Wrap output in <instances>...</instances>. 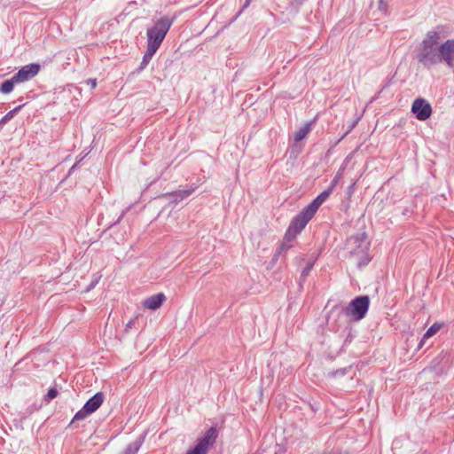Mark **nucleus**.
<instances>
[{"mask_svg": "<svg viewBox=\"0 0 454 454\" xmlns=\"http://www.w3.org/2000/svg\"><path fill=\"white\" fill-rule=\"evenodd\" d=\"M370 307L368 295H359L351 300L347 306L335 305L333 310H339L340 313L350 318L352 321H360L365 317Z\"/></svg>", "mask_w": 454, "mask_h": 454, "instance_id": "f257e3e1", "label": "nucleus"}, {"mask_svg": "<svg viewBox=\"0 0 454 454\" xmlns=\"http://www.w3.org/2000/svg\"><path fill=\"white\" fill-rule=\"evenodd\" d=\"M172 24L173 19L167 16L157 20L153 26L147 29V47L158 51Z\"/></svg>", "mask_w": 454, "mask_h": 454, "instance_id": "f03ea898", "label": "nucleus"}, {"mask_svg": "<svg viewBox=\"0 0 454 454\" xmlns=\"http://www.w3.org/2000/svg\"><path fill=\"white\" fill-rule=\"evenodd\" d=\"M417 60L427 69L440 64L438 47L419 44L416 55Z\"/></svg>", "mask_w": 454, "mask_h": 454, "instance_id": "7ed1b4c3", "label": "nucleus"}, {"mask_svg": "<svg viewBox=\"0 0 454 454\" xmlns=\"http://www.w3.org/2000/svg\"><path fill=\"white\" fill-rule=\"evenodd\" d=\"M104 399V394L102 392H97L94 395L89 398L83 404L82 408L74 414L71 424L77 420H83L88 416L94 413L102 405Z\"/></svg>", "mask_w": 454, "mask_h": 454, "instance_id": "20e7f679", "label": "nucleus"}, {"mask_svg": "<svg viewBox=\"0 0 454 454\" xmlns=\"http://www.w3.org/2000/svg\"><path fill=\"white\" fill-rule=\"evenodd\" d=\"M217 438V430L215 427H209L203 436L197 440V442L193 448L187 450L186 454H207L208 449L212 447Z\"/></svg>", "mask_w": 454, "mask_h": 454, "instance_id": "39448f33", "label": "nucleus"}, {"mask_svg": "<svg viewBox=\"0 0 454 454\" xmlns=\"http://www.w3.org/2000/svg\"><path fill=\"white\" fill-rule=\"evenodd\" d=\"M314 215L315 214H313L308 207H305L292 219L286 232L296 238V236L306 227L308 223L313 218Z\"/></svg>", "mask_w": 454, "mask_h": 454, "instance_id": "423d86ee", "label": "nucleus"}, {"mask_svg": "<svg viewBox=\"0 0 454 454\" xmlns=\"http://www.w3.org/2000/svg\"><path fill=\"white\" fill-rule=\"evenodd\" d=\"M440 63L449 68L454 67V39H449L438 46Z\"/></svg>", "mask_w": 454, "mask_h": 454, "instance_id": "0eeeda50", "label": "nucleus"}, {"mask_svg": "<svg viewBox=\"0 0 454 454\" xmlns=\"http://www.w3.org/2000/svg\"><path fill=\"white\" fill-rule=\"evenodd\" d=\"M411 112L418 120L426 121L432 114V107L425 98H419L413 101Z\"/></svg>", "mask_w": 454, "mask_h": 454, "instance_id": "6e6552de", "label": "nucleus"}, {"mask_svg": "<svg viewBox=\"0 0 454 454\" xmlns=\"http://www.w3.org/2000/svg\"><path fill=\"white\" fill-rule=\"evenodd\" d=\"M40 65L37 63H30L22 67L13 76L18 83L31 80L40 71Z\"/></svg>", "mask_w": 454, "mask_h": 454, "instance_id": "1a4fd4ad", "label": "nucleus"}, {"mask_svg": "<svg viewBox=\"0 0 454 454\" xmlns=\"http://www.w3.org/2000/svg\"><path fill=\"white\" fill-rule=\"evenodd\" d=\"M351 241L356 245V247L351 251L352 254L356 255L361 252H367L369 250L370 243L367 241L365 232L352 236Z\"/></svg>", "mask_w": 454, "mask_h": 454, "instance_id": "9d476101", "label": "nucleus"}, {"mask_svg": "<svg viewBox=\"0 0 454 454\" xmlns=\"http://www.w3.org/2000/svg\"><path fill=\"white\" fill-rule=\"evenodd\" d=\"M165 300V294L163 293H158L146 298L143 301V306L145 309L155 310L162 305Z\"/></svg>", "mask_w": 454, "mask_h": 454, "instance_id": "9b49d317", "label": "nucleus"}, {"mask_svg": "<svg viewBox=\"0 0 454 454\" xmlns=\"http://www.w3.org/2000/svg\"><path fill=\"white\" fill-rule=\"evenodd\" d=\"M332 192L333 191L329 188L322 192L308 206H306V207H308L309 211L316 215L319 207L327 200Z\"/></svg>", "mask_w": 454, "mask_h": 454, "instance_id": "f8f14e48", "label": "nucleus"}, {"mask_svg": "<svg viewBox=\"0 0 454 454\" xmlns=\"http://www.w3.org/2000/svg\"><path fill=\"white\" fill-rule=\"evenodd\" d=\"M147 433L144 432L141 434L134 442L128 444L125 450L121 452V454H137L141 446L143 445Z\"/></svg>", "mask_w": 454, "mask_h": 454, "instance_id": "ddd939ff", "label": "nucleus"}, {"mask_svg": "<svg viewBox=\"0 0 454 454\" xmlns=\"http://www.w3.org/2000/svg\"><path fill=\"white\" fill-rule=\"evenodd\" d=\"M195 190L196 186L191 185L188 189L177 190L166 195L171 198L173 202L178 203L179 201L189 197Z\"/></svg>", "mask_w": 454, "mask_h": 454, "instance_id": "4468645a", "label": "nucleus"}, {"mask_svg": "<svg viewBox=\"0 0 454 454\" xmlns=\"http://www.w3.org/2000/svg\"><path fill=\"white\" fill-rule=\"evenodd\" d=\"M441 39V33L437 30H430L427 33L426 37L422 40L420 44L438 47Z\"/></svg>", "mask_w": 454, "mask_h": 454, "instance_id": "2eb2a0df", "label": "nucleus"}, {"mask_svg": "<svg viewBox=\"0 0 454 454\" xmlns=\"http://www.w3.org/2000/svg\"><path fill=\"white\" fill-rule=\"evenodd\" d=\"M295 238L286 231L282 243L277 248V255H283L294 247Z\"/></svg>", "mask_w": 454, "mask_h": 454, "instance_id": "dca6fc26", "label": "nucleus"}, {"mask_svg": "<svg viewBox=\"0 0 454 454\" xmlns=\"http://www.w3.org/2000/svg\"><path fill=\"white\" fill-rule=\"evenodd\" d=\"M156 51H157L156 50L151 49L149 47L146 48V51L145 52V54L143 56L142 61H141L139 67L137 68V73H140L147 67V65L153 59V55L156 53Z\"/></svg>", "mask_w": 454, "mask_h": 454, "instance_id": "f3484780", "label": "nucleus"}, {"mask_svg": "<svg viewBox=\"0 0 454 454\" xmlns=\"http://www.w3.org/2000/svg\"><path fill=\"white\" fill-rule=\"evenodd\" d=\"M312 129V122H307L305 125L301 127L295 133H294V141L300 142L302 139H304L307 135L311 131Z\"/></svg>", "mask_w": 454, "mask_h": 454, "instance_id": "a211bd4d", "label": "nucleus"}, {"mask_svg": "<svg viewBox=\"0 0 454 454\" xmlns=\"http://www.w3.org/2000/svg\"><path fill=\"white\" fill-rule=\"evenodd\" d=\"M315 264V260L309 261L307 262L306 266L303 268V270L301 272V276L299 278V286L300 288H302L303 284L305 283L308 276L309 275L310 271L312 270Z\"/></svg>", "mask_w": 454, "mask_h": 454, "instance_id": "6ab92c4d", "label": "nucleus"}, {"mask_svg": "<svg viewBox=\"0 0 454 454\" xmlns=\"http://www.w3.org/2000/svg\"><path fill=\"white\" fill-rule=\"evenodd\" d=\"M18 82L12 76L11 79L4 80L0 85V91L4 94H8L12 91L14 85Z\"/></svg>", "mask_w": 454, "mask_h": 454, "instance_id": "aec40b11", "label": "nucleus"}, {"mask_svg": "<svg viewBox=\"0 0 454 454\" xmlns=\"http://www.w3.org/2000/svg\"><path fill=\"white\" fill-rule=\"evenodd\" d=\"M25 104L20 105L14 107L12 110L9 111L5 115H4L0 119V127L5 125L8 121H10L24 106Z\"/></svg>", "mask_w": 454, "mask_h": 454, "instance_id": "412c9836", "label": "nucleus"}, {"mask_svg": "<svg viewBox=\"0 0 454 454\" xmlns=\"http://www.w3.org/2000/svg\"><path fill=\"white\" fill-rule=\"evenodd\" d=\"M447 355L446 354H443L442 352L437 356L435 357L434 359L432 360L431 364H430V366L429 368L435 372L436 373H439V372H442L445 366H442L441 368H438V366L440 365V363L444 359L446 358Z\"/></svg>", "mask_w": 454, "mask_h": 454, "instance_id": "4be33fe9", "label": "nucleus"}, {"mask_svg": "<svg viewBox=\"0 0 454 454\" xmlns=\"http://www.w3.org/2000/svg\"><path fill=\"white\" fill-rule=\"evenodd\" d=\"M442 325L440 323H434L424 333L423 339H428L434 335L441 329Z\"/></svg>", "mask_w": 454, "mask_h": 454, "instance_id": "5701e85b", "label": "nucleus"}, {"mask_svg": "<svg viewBox=\"0 0 454 454\" xmlns=\"http://www.w3.org/2000/svg\"><path fill=\"white\" fill-rule=\"evenodd\" d=\"M361 254H362V256L359 259L358 263H357L359 268L366 266L371 261V257L369 256L367 252H361Z\"/></svg>", "mask_w": 454, "mask_h": 454, "instance_id": "b1692460", "label": "nucleus"}, {"mask_svg": "<svg viewBox=\"0 0 454 454\" xmlns=\"http://www.w3.org/2000/svg\"><path fill=\"white\" fill-rule=\"evenodd\" d=\"M58 394H59V392H58V390L55 387H50L48 389L47 394L44 396V400L46 402H50L52 399H54L55 397H57Z\"/></svg>", "mask_w": 454, "mask_h": 454, "instance_id": "393cba45", "label": "nucleus"}, {"mask_svg": "<svg viewBox=\"0 0 454 454\" xmlns=\"http://www.w3.org/2000/svg\"><path fill=\"white\" fill-rule=\"evenodd\" d=\"M342 171H343V168H340L338 173L336 174V176L333 177V179L331 181V184H330V187L329 189H331L332 191L333 190V188L338 184L339 181H340V178L341 176V174H342Z\"/></svg>", "mask_w": 454, "mask_h": 454, "instance_id": "a878e982", "label": "nucleus"}, {"mask_svg": "<svg viewBox=\"0 0 454 454\" xmlns=\"http://www.w3.org/2000/svg\"><path fill=\"white\" fill-rule=\"evenodd\" d=\"M348 371H349V368H348V367L340 368V369L334 371L333 372V376H340V377L345 376L348 374Z\"/></svg>", "mask_w": 454, "mask_h": 454, "instance_id": "bb28decb", "label": "nucleus"}, {"mask_svg": "<svg viewBox=\"0 0 454 454\" xmlns=\"http://www.w3.org/2000/svg\"><path fill=\"white\" fill-rule=\"evenodd\" d=\"M137 322V317H133L129 320V322L125 325L124 332L129 333V330L134 326L135 323Z\"/></svg>", "mask_w": 454, "mask_h": 454, "instance_id": "cd10ccee", "label": "nucleus"}, {"mask_svg": "<svg viewBox=\"0 0 454 454\" xmlns=\"http://www.w3.org/2000/svg\"><path fill=\"white\" fill-rule=\"evenodd\" d=\"M251 3V0H246L244 4L242 5V8L239 10V12L236 14L234 17V20H237V18L249 6Z\"/></svg>", "mask_w": 454, "mask_h": 454, "instance_id": "c85d7f7f", "label": "nucleus"}, {"mask_svg": "<svg viewBox=\"0 0 454 454\" xmlns=\"http://www.w3.org/2000/svg\"><path fill=\"white\" fill-rule=\"evenodd\" d=\"M130 209V207H126L121 214V215L117 218V220L115 221V224L119 223L122 218L124 217V215L129 212V210Z\"/></svg>", "mask_w": 454, "mask_h": 454, "instance_id": "c756f323", "label": "nucleus"}, {"mask_svg": "<svg viewBox=\"0 0 454 454\" xmlns=\"http://www.w3.org/2000/svg\"><path fill=\"white\" fill-rule=\"evenodd\" d=\"M387 7V0H379L380 10H384Z\"/></svg>", "mask_w": 454, "mask_h": 454, "instance_id": "7c9ffc66", "label": "nucleus"}, {"mask_svg": "<svg viewBox=\"0 0 454 454\" xmlns=\"http://www.w3.org/2000/svg\"><path fill=\"white\" fill-rule=\"evenodd\" d=\"M87 83L90 85L91 89H94L97 86V80L96 79H89L87 81Z\"/></svg>", "mask_w": 454, "mask_h": 454, "instance_id": "2f4dec72", "label": "nucleus"}, {"mask_svg": "<svg viewBox=\"0 0 454 454\" xmlns=\"http://www.w3.org/2000/svg\"><path fill=\"white\" fill-rule=\"evenodd\" d=\"M280 256H281V255H277V250H276V251H275V254H274V255H273V257H272V259H271V262H272V263H275V262L278 260V258H279Z\"/></svg>", "mask_w": 454, "mask_h": 454, "instance_id": "473e14b6", "label": "nucleus"}, {"mask_svg": "<svg viewBox=\"0 0 454 454\" xmlns=\"http://www.w3.org/2000/svg\"><path fill=\"white\" fill-rule=\"evenodd\" d=\"M425 340H426V339H423V338L420 340V341H419V345H418L417 349H420V348H422V347L424 346V343H425Z\"/></svg>", "mask_w": 454, "mask_h": 454, "instance_id": "72a5a7b5", "label": "nucleus"}, {"mask_svg": "<svg viewBox=\"0 0 454 454\" xmlns=\"http://www.w3.org/2000/svg\"><path fill=\"white\" fill-rule=\"evenodd\" d=\"M425 340H426V339H423V338L420 340V341H419V345H418L417 349H420V348H422V347L424 346V343H425Z\"/></svg>", "mask_w": 454, "mask_h": 454, "instance_id": "f704fd0d", "label": "nucleus"}, {"mask_svg": "<svg viewBox=\"0 0 454 454\" xmlns=\"http://www.w3.org/2000/svg\"><path fill=\"white\" fill-rule=\"evenodd\" d=\"M322 454H340L338 450L324 451Z\"/></svg>", "mask_w": 454, "mask_h": 454, "instance_id": "c9c22d12", "label": "nucleus"}, {"mask_svg": "<svg viewBox=\"0 0 454 454\" xmlns=\"http://www.w3.org/2000/svg\"><path fill=\"white\" fill-rule=\"evenodd\" d=\"M356 123V121H355L354 123H351L349 129L348 130V132L346 134H344V136L342 137H344L355 127Z\"/></svg>", "mask_w": 454, "mask_h": 454, "instance_id": "e433bc0d", "label": "nucleus"}, {"mask_svg": "<svg viewBox=\"0 0 454 454\" xmlns=\"http://www.w3.org/2000/svg\"><path fill=\"white\" fill-rule=\"evenodd\" d=\"M97 283H98V279H97L96 281L92 282V283L90 285V286H89L88 290H90V289L93 288Z\"/></svg>", "mask_w": 454, "mask_h": 454, "instance_id": "4c0bfd02", "label": "nucleus"}]
</instances>
